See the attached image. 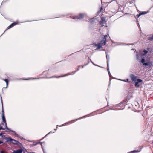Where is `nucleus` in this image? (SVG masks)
<instances>
[{
	"instance_id": "35",
	"label": "nucleus",
	"mask_w": 153,
	"mask_h": 153,
	"mask_svg": "<svg viewBox=\"0 0 153 153\" xmlns=\"http://www.w3.org/2000/svg\"><path fill=\"white\" fill-rule=\"evenodd\" d=\"M89 63V62H88V63L86 64H84L83 65H84V66H86L88 64V63Z\"/></svg>"
},
{
	"instance_id": "2",
	"label": "nucleus",
	"mask_w": 153,
	"mask_h": 153,
	"mask_svg": "<svg viewBox=\"0 0 153 153\" xmlns=\"http://www.w3.org/2000/svg\"><path fill=\"white\" fill-rule=\"evenodd\" d=\"M107 37V35H101L100 39H101L99 43L102 46L105 45L106 42V37Z\"/></svg>"
},
{
	"instance_id": "45",
	"label": "nucleus",
	"mask_w": 153,
	"mask_h": 153,
	"mask_svg": "<svg viewBox=\"0 0 153 153\" xmlns=\"http://www.w3.org/2000/svg\"><path fill=\"white\" fill-rule=\"evenodd\" d=\"M1 102H2V100H1Z\"/></svg>"
},
{
	"instance_id": "19",
	"label": "nucleus",
	"mask_w": 153,
	"mask_h": 153,
	"mask_svg": "<svg viewBox=\"0 0 153 153\" xmlns=\"http://www.w3.org/2000/svg\"><path fill=\"white\" fill-rule=\"evenodd\" d=\"M143 52L144 53L143 54V55H146V54H147V53L148 52V51L147 50H146L145 49H144L143 50Z\"/></svg>"
},
{
	"instance_id": "39",
	"label": "nucleus",
	"mask_w": 153,
	"mask_h": 153,
	"mask_svg": "<svg viewBox=\"0 0 153 153\" xmlns=\"http://www.w3.org/2000/svg\"><path fill=\"white\" fill-rule=\"evenodd\" d=\"M81 67V65H79V66H78V67H79V68H80V67Z\"/></svg>"
},
{
	"instance_id": "18",
	"label": "nucleus",
	"mask_w": 153,
	"mask_h": 153,
	"mask_svg": "<svg viewBox=\"0 0 153 153\" xmlns=\"http://www.w3.org/2000/svg\"><path fill=\"white\" fill-rule=\"evenodd\" d=\"M134 85L136 87L138 88L140 86V85L137 82H135Z\"/></svg>"
},
{
	"instance_id": "16",
	"label": "nucleus",
	"mask_w": 153,
	"mask_h": 153,
	"mask_svg": "<svg viewBox=\"0 0 153 153\" xmlns=\"http://www.w3.org/2000/svg\"><path fill=\"white\" fill-rule=\"evenodd\" d=\"M2 80L4 81H5L6 82V85H7V87H7V86H8V80L7 79H2Z\"/></svg>"
},
{
	"instance_id": "44",
	"label": "nucleus",
	"mask_w": 153,
	"mask_h": 153,
	"mask_svg": "<svg viewBox=\"0 0 153 153\" xmlns=\"http://www.w3.org/2000/svg\"><path fill=\"white\" fill-rule=\"evenodd\" d=\"M54 131H56V129H54Z\"/></svg>"
},
{
	"instance_id": "29",
	"label": "nucleus",
	"mask_w": 153,
	"mask_h": 153,
	"mask_svg": "<svg viewBox=\"0 0 153 153\" xmlns=\"http://www.w3.org/2000/svg\"><path fill=\"white\" fill-rule=\"evenodd\" d=\"M89 59V60H90V61L91 62V63H92V64H93L94 65H95V66H98V65H97L95 64H94V63L92 62V60H91V59Z\"/></svg>"
},
{
	"instance_id": "7",
	"label": "nucleus",
	"mask_w": 153,
	"mask_h": 153,
	"mask_svg": "<svg viewBox=\"0 0 153 153\" xmlns=\"http://www.w3.org/2000/svg\"><path fill=\"white\" fill-rule=\"evenodd\" d=\"M84 16V14L82 13L79 14L78 15L75 16V17H73L72 18L73 19H80L83 18Z\"/></svg>"
},
{
	"instance_id": "30",
	"label": "nucleus",
	"mask_w": 153,
	"mask_h": 153,
	"mask_svg": "<svg viewBox=\"0 0 153 153\" xmlns=\"http://www.w3.org/2000/svg\"><path fill=\"white\" fill-rule=\"evenodd\" d=\"M143 52V51L141 50H140V51H139V54H142V53Z\"/></svg>"
},
{
	"instance_id": "11",
	"label": "nucleus",
	"mask_w": 153,
	"mask_h": 153,
	"mask_svg": "<svg viewBox=\"0 0 153 153\" xmlns=\"http://www.w3.org/2000/svg\"><path fill=\"white\" fill-rule=\"evenodd\" d=\"M2 117L3 120V123H6V119L4 114L3 110H2Z\"/></svg>"
},
{
	"instance_id": "1",
	"label": "nucleus",
	"mask_w": 153,
	"mask_h": 153,
	"mask_svg": "<svg viewBox=\"0 0 153 153\" xmlns=\"http://www.w3.org/2000/svg\"><path fill=\"white\" fill-rule=\"evenodd\" d=\"M92 113H91V114H88V115H85V116H84L81 117H80L78 119H75V120H72L71 121H70L68 122H66V123H65L63 124H62V125H60V126H59L58 125H57V126H60V127H61V126H63L65 125H66V124H71L72 123H73V122H75V121H77V120H79V119H81L82 118H85V117H88V116H90L91 115H92Z\"/></svg>"
},
{
	"instance_id": "24",
	"label": "nucleus",
	"mask_w": 153,
	"mask_h": 153,
	"mask_svg": "<svg viewBox=\"0 0 153 153\" xmlns=\"http://www.w3.org/2000/svg\"><path fill=\"white\" fill-rule=\"evenodd\" d=\"M36 79V78H33V79L29 78V79H22V80H31V79Z\"/></svg>"
},
{
	"instance_id": "47",
	"label": "nucleus",
	"mask_w": 153,
	"mask_h": 153,
	"mask_svg": "<svg viewBox=\"0 0 153 153\" xmlns=\"http://www.w3.org/2000/svg\"><path fill=\"white\" fill-rule=\"evenodd\" d=\"M1 130V128H0V130Z\"/></svg>"
},
{
	"instance_id": "5",
	"label": "nucleus",
	"mask_w": 153,
	"mask_h": 153,
	"mask_svg": "<svg viewBox=\"0 0 153 153\" xmlns=\"http://www.w3.org/2000/svg\"><path fill=\"white\" fill-rule=\"evenodd\" d=\"M140 62L143 64V65L146 66H151L152 65V64L149 62H145V59H142L141 60Z\"/></svg>"
},
{
	"instance_id": "13",
	"label": "nucleus",
	"mask_w": 153,
	"mask_h": 153,
	"mask_svg": "<svg viewBox=\"0 0 153 153\" xmlns=\"http://www.w3.org/2000/svg\"><path fill=\"white\" fill-rule=\"evenodd\" d=\"M94 45L96 46H97V49H100L101 48H102V46L99 43H98V44H97L96 43H94Z\"/></svg>"
},
{
	"instance_id": "34",
	"label": "nucleus",
	"mask_w": 153,
	"mask_h": 153,
	"mask_svg": "<svg viewBox=\"0 0 153 153\" xmlns=\"http://www.w3.org/2000/svg\"><path fill=\"white\" fill-rule=\"evenodd\" d=\"M54 133V132H50L48 133L47 134H49L50 133Z\"/></svg>"
},
{
	"instance_id": "4",
	"label": "nucleus",
	"mask_w": 153,
	"mask_h": 153,
	"mask_svg": "<svg viewBox=\"0 0 153 153\" xmlns=\"http://www.w3.org/2000/svg\"><path fill=\"white\" fill-rule=\"evenodd\" d=\"M0 128H1V129L2 130H5L6 129L10 131H11L13 132H15V131L10 130V129L8 128L7 126V123H2L1 124V126L0 127Z\"/></svg>"
},
{
	"instance_id": "31",
	"label": "nucleus",
	"mask_w": 153,
	"mask_h": 153,
	"mask_svg": "<svg viewBox=\"0 0 153 153\" xmlns=\"http://www.w3.org/2000/svg\"><path fill=\"white\" fill-rule=\"evenodd\" d=\"M141 15H140V13H139L138 14V15H137V16L138 18V17H139Z\"/></svg>"
},
{
	"instance_id": "28",
	"label": "nucleus",
	"mask_w": 153,
	"mask_h": 153,
	"mask_svg": "<svg viewBox=\"0 0 153 153\" xmlns=\"http://www.w3.org/2000/svg\"><path fill=\"white\" fill-rule=\"evenodd\" d=\"M39 144H41V146H42V149L43 151H44V149H43V147H42V142H40L39 141Z\"/></svg>"
},
{
	"instance_id": "9",
	"label": "nucleus",
	"mask_w": 153,
	"mask_h": 153,
	"mask_svg": "<svg viewBox=\"0 0 153 153\" xmlns=\"http://www.w3.org/2000/svg\"><path fill=\"white\" fill-rule=\"evenodd\" d=\"M130 77L133 81H136L137 78V76L133 74H131L130 75Z\"/></svg>"
},
{
	"instance_id": "27",
	"label": "nucleus",
	"mask_w": 153,
	"mask_h": 153,
	"mask_svg": "<svg viewBox=\"0 0 153 153\" xmlns=\"http://www.w3.org/2000/svg\"><path fill=\"white\" fill-rule=\"evenodd\" d=\"M128 45V44H125V43H123V44H120L118 45Z\"/></svg>"
},
{
	"instance_id": "37",
	"label": "nucleus",
	"mask_w": 153,
	"mask_h": 153,
	"mask_svg": "<svg viewBox=\"0 0 153 153\" xmlns=\"http://www.w3.org/2000/svg\"><path fill=\"white\" fill-rule=\"evenodd\" d=\"M2 133H0V136H2Z\"/></svg>"
},
{
	"instance_id": "12",
	"label": "nucleus",
	"mask_w": 153,
	"mask_h": 153,
	"mask_svg": "<svg viewBox=\"0 0 153 153\" xmlns=\"http://www.w3.org/2000/svg\"><path fill=\"white\" fill-rule=\"evenodd\" d=\"M22 152L23 150L22 149H20L16 150H14L13 153H22Z\"/></svg>"
},
{
	"instance_id": "32",
	"label": "nucleus",
	"mask_w": 153,
	"mask_h": 153,
	"mask_svg": "<svg viewBox=\"0 0 153 153\" xmlns=\"http://www.w3.org/2000/svg\"><path fill=\"white\" fill-rule=\"evenodd\" d=\"M0 153H5L3 151H1Z\"/></svg>"
},
{
	"instance_id": "40",
	"label": "nucleus",
	"mask_w": 153,
	"mask_h": 153,
	"mask_svg": "<svg viewBox=\"0 0 153 153\" xmlns=\"http://www.w3.org/2000/svg\"><path fill=\"white\" fill-rule=\"evenodd\" d=\"M120 105H121V104H122V103H120Z\"/></svg>"
},
{
	"instance_id": "6",
	"label": "nucleus",
	"mask_w": 153,
	"mask_h": 153,
	"mask_svg": "<svg viewBox=\"0 0 153 153\" xmlns=\"http://www.w3.org/2000/svg\"><path fill=\"white\" fill-rule=\"evenodd\" d=\"M19 23H20V22H19L18 21H15L13 22V23H12L9 26H8L7 27V29L4 32H5L6 30H7L8 29H9L10 28H11L13 27L14 26L16 25V24Z\"/></svg>"
},
{
	"instance_id": "8",
	"label": "nucleus",
	"mask_w": 153,
	"mask_h": 153,
	"mask_svg": "<svg viewBox=\"0 0 153 153\" xmlns=\"http://www.w3.org/2000/svg\"><path fill=\"white\" fill-rule=\"evenodd\" d=\"M72 74H71L68 73H67V74H66L64 75H61V76H52L51 77H50V78H54V77L56 78H60V77H62L65 76H68L69 75H71Z\"/></svg>"
},
{
	"instance_id": "36",
	"label": "nucleus",
	"mask_w": 153,
	"mask_h": 153,
	"mask_svg": "<svg viewBox=\"0 0 153 153\" xmlns=\"http://www.w3.org/2000/svg\"><path fill=\"white\" fill-rule=\"evenodd\" d=\"M3 143V142L2 141H0V144L2 143Z\"/></svg>"
},
{
	"instance_id": "15",
	"label": "nucleus",
	"mask_w": 153,
	"mask_h": 153,
	"mask_svg": "<svg viewBox=\"0 0 153 153\" xmlns=\"http://www.w3.org/2000/svg\"><path fill=\"white\" fill-rule=\"evenodd\" d=\"M148 39L150 41L153 40V35H151L150 37L148 38Z\"/></svg>"
},
{
	"instance_id": "17",
	"label": "nucleus",
	"mask_w": 153,
	"mask_h": 153,
	"mask_svg": "<svg viewBox=\"0 0 153 153\" xmlns=\"http://www.w3.org/2000/svg\"><path fill=\"white\" fill-rule=\"evenodd\" d=\"M148 13V11H143L140 13V15H144L147 14Z\"/></svg>"
},
{
	"instance_id": "10",
	"label": "nucleus",
	"mask_w": 153,
	"mask_h": 153,
	"mask_svg": "<svg viewBox=\"0 0 153 153\" xmlns=\"http://www.w3.org/2000/svg\"><path fill=\"white\" fill-rule=\"evenodd\" d=\"M106 58L107 59V67L109 69V60L110 57L109 55L106 52Z\"/></svg>"
},
{
	"instance_id": "21",
	"label": "nucleus",
	"mask_w": 153,
	"mask_h": 153,
	"mask_svg": "<svg viewBox=\"0 0 153 153\" xmlns=\"http://www.w3.org/2000/svg\"><path fill=\"white\" fill-rule=\"evenodd\" d=\"M136 81L138 83H140L142 82V80L140 79H136Z\"/></svg>"
},
{
	"instance_id": "46",
	"label": "nucleus",
	"mask_w": 153,
	"mask_h": 153,
	"mask_svg": "<svg viewBox=\"0 0 153 153\" xmlns=\"http://www.w3.org/2000/svg\"><path fill=\"white\" fill-rule=\"evenodd\" d=\"M75 21L76 22V21H77V20H75Z\"/></svg>"
},
{
	"instance_id": "42",
	"label": "nucleus",
	"mask_w": 153,
	"mask_h": 153,
	"mask_svg": "<svg viewBox=\"0 0 153 153\" xmlns=\"http://www.w3.org/2000/svg\"><path fill=\"white\" fill-rule=\"evenodd\" d=\"M30 153H35V152H30Z\"/></svg>"
},
{
	"instance_id": "41",
	"label": "nucleus",
	"mask_w": 153,
	"mask_h": 153,
	"mask_svg": "<svg viewBox=\"0 0 153 153\" xmlns=\"http://www.w3.org/2000/svg\"><path fill=\"white\" fill-rule=\"evenodd\" d=\"M137 104L138 105V104H138V103L137 102Z\"/></svg>"
},
{
	"instance_id": "20",
	"label": "nucleus",
	"mask_w": 153,
	"mask_h": 153,
	"mask_svg": "<svg viewBox=\"0 0 153 153\" xmlns=\"http://www.w3.org/2000/svg\"><path fill=\"white\" fill-rule=\"evenodd\" d=\"M140 151V150L139 151L138 150H134L130 152L129 153H135L136 152H138Z\"/></svg>"
},
{
	"instance_id": "14",
	"label": "nucleus",
	"mask_w": 153,
	"mask_h": 153,
	"mask_svg": "<svg viewBox=\"0 0 153 153\" xmlns=\"http://www.w3.org/2000/svg\"><path fill=\"white\" fill-rule=\"evenodd\" d=\"M137 54H136V58L138 60H140V58H141V56L139 55L138 54V53L137 52Z\"/></svg>"
},
{
	"instance_id": "25",
	"label": "nucleus",
	"mask_w": 153,
	"mask_h": 153,
	"mask_svg": "<svg viewBox=\"0 0 153 153\" xmlns=\"http://www.w3.org/2000/svg\"><path fill=\"white\" fill-rule=\"evenodd\" d=\"M122 81L127 82H129V79H126V80H121Z\"/></svg>"
},
{
	"instance_id": "33",
	"label": "nucleus",
	"mask_w": 153,
	"mask_h": 153,
	"mask_svg": "<svg viewBox=\"0 0 153 153\" xmlns=\"http://www.w3.org/2000/svg\"><path fill=\"white\" fill-rule=\"evenodd\" d=\"M15 134L16 135V136L17 137H19V136L17 134H16V133H15Z\"/></svg>"
},
{
	"instance_id": "23",
	"label": "nucleus",
	"mask_w": 153,
	"mask_h": 153,
	"mask_svg": "<svg viewBox=\"0 0 153 153\" xmlns=\"http://www.w3.org/2000/svg\"><path fill=\"white\" fill-rule=\"evenodd\" d=\"M109 70H109H108V68L107 67V70L108 71V73L109 74V76L110 77H111L112 76H111V75L110 73V72Z\"/></svg>"
},
{
	"instance_id": "22",
	"label": "nucleus",
	"mask_w": 153,
	"mask_h": 153,
	"mask_svg": "<svg viewBox=\"0 0 153 153\" xmlns=\"http://www.w3.org/2000/svg\"><path fill=\"white\" fill-rule=\"evenodd\" d=\"M105 18L102 17L101 18V23L104 22L105 21Z\"/></svg>"
},
{
	"instance_id": "38",
	"label": "nucleus",
	"mask_w": 153,
	"mask_h": 153,
	"mask_svg": "<svg viewBox=\"0 0 153 153\" xmlns=\"http://www.w3.org/2000/svg\"><path fill=\"white\" fill-rule=\"evenodd\" d=\"M84 67V65H82V68H83V67Z\"/></svg>"
},
{
	"instance_id": "43",
	"label": "nucleus",
	"mask_w": 153,
	"mask_h": 153,
	"mask_svg": "<svg viewBox=\"0 0 153 153\" xmlns=\"http://www.w3.org/2000/svg\"><path fill=\"white\" fill-rule=\"evenodd\" d=\"M92 22H93V20H92L91 21V22H92Z\"/></svg>"
},
{
	"instance_id": "26",
	"label": "nucleus",
	"mask_w": 153,
	"mask_h": 153,
	"mask_svg": "<svg viewBox=\"0 0 153 153\" xmlns=\"http://www.w3.org/2000/svg\"><path fill=\"white\" fill-rule=\"evenodd\" d=\"M79 68H78L77 70L75 71H74L72 72V73H73V74H74L77 71L79 70Z\"/></svg>"
},
{
	"instance_id": "3",
	"label": "nucleus",
	"mask_w": 153,
	"mask_h": 153,
	"mask_svg": "<svg viewBox=\"0 0 153 153\" xmlns=\"http://www.w3.org/2000/svg\"><path fill=\"white\" fill-rule=\"evenodd\" d=\"M6 142H10V143H12L13 144L19 145V144H21L19 142L17 141L16 140L12 139L10 137H8L7 138V140L6 141Z\"/></svg>"
}]
</instances>
